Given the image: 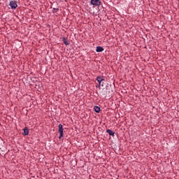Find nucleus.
Wrapping results in <instances>:
<instances>
[{
  "label": "nucleus",
  "instance_id": "obj_1",
  "mask_svg": "<svg viewBox=\"0 0 179 179\" xmlns=\"http://www.w3.org/2000/svg\"><path fill=\"white\" fill-rule=\"evenodd\" d=\"M102 96H104V97H110L113 93H114V91L113 90H110L108 88L103 89L102 91Z\"/></svg>",
  "mask_w": 179,
  "mask_h": 179
},
{
  "label": "nucleus",
  "instance_id": "obj_2",
  "mask_svg": "<svg viewBox=\"0 0 179 179\" xmlns=\"http://www.w3.org/2000/svg\"><path fill=\"white\" fill-rule=\"evenodd\" d=\"M59 132L60 134V136H59V139H61L64 136V128L62 124H59Z\"/></svg>",
  "mask_w": 179,
  "mask_h": 179
},
{
  "label": "nucleus",
  "instance_id": "obj_3",
  "mask_svg": "<svg viewBox=\"0 0 179 179\" xmlns=\"http://www.w3.org/2000/svg\"><path fill=\"white\" fill-rule=\"evenodd\" d=\"M91 5L94 6H100L101 5V1L100 0H91Z\"/></svg>",
  "mask_w": 179,
  "mask_h": 179
},
{
  "label": "nucleus",
  "instance_id": "obj_4",
  "mask_svg": "<svg viewBox=\"0 0 179 179\" xmlns=\"http://www.w3.org/2000/svg\"><path fill=\"white\" fill-rule=\"evenodd\" d=\"M10 6L11 9H16V8H17V3H16L15 1H10Z\"/></svg>",
  "mask_w": 179,
  "mask_h": 179
},
{
  "label": "nucleus",
  "instance_id": "obj_5",
  "mask_svg": "<svg viewBox=\"0 0 179 179\" xmlns=\"http://www.w3.org/2000/svg\"><path fill=\"white\" fill-rule=\"evenodd\" d=\"M96 80L99 83L98 87H100V86H101V82H103L104 80V79L101 76H98L96 78Z\"/></svg>",
  "mask_w": 179,
  "mask_h": 179
},
{
  "label": "nucleus",
  "instance_id": "obj_6",
  "mask_svg": "<svg viewBox=\"0 0 179 179\" xmlns=\"http://www.w3.org/2000/svg\"><path fill=\"white\" fill-rule=\"evenodd\" d=\"M96 51V52H102V51H104V48L101 46H97Z\"/></svg>",
  "mask_w": 179,
  "mask_h": 179
},
{
  "label": "nucleus",
  "instance_id": "obj_7",
  "mask_svg": "<svg viewBox=\"0 0 179 179\" xmlns=\"http://www.w3.org/2000/svg\"><path fill=\"white\" fill-rule=\"evenodd\" d=\"M107 134H108L110 136H114V133L111 129L106 130Z\"/></svg>",
  "mask_w": 179,
  "mask_h": 179
},
{
  "label": "nucleus",
  "instance_id": "obj_8",
  "mask_svg": "<svg viewBox=\"0 0 179 179\" xmlns=\"http://www.w3.org/2000/svg\"><path fill=\"white\" fill-rule=\"evenodd\" d=\"M24 133L23 135H24V136H26V135H29V129H27V127H25L24 129Z\"/></svg>",
  "mask_w": 179,
  "mask_h": 179
},
{
  "label": "nucleus",
  "instance_id": "obj_9",
  "mask_svg": "<svg viewBox=\"0 0 179 179\" xmlns=\"http://www.w3.org/2000/svg\"><path fill=\"white\" fill-rule=\"evenodd\" d=\"M94 110L95 113H100V111H101L100 107H99L97 106H95L94 107Z\"/></svg>",
  "mask_w": 179,
  "mask_h": 179
},
{
  "label": "nucleus",
  "instance_id": "obj_10",
  "mask_svg": "<svg viewBox=\"0 0 179 179\" xmlns=\"http://www.w3.org/2000/svg\"><path fill=\"white\" fill-rule=\"evenodd\" d=\"M62 41L65 45H69V43L66 41V39L65 38H62Z\"/></svg>",
  "mask_w": 179,
  "mask_h": 179
}]
</instances>
